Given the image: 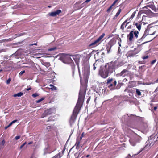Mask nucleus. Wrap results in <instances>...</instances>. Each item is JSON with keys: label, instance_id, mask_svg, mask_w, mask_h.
<instances>
[{"label": "nucleus", "instance_id": "nucleus-1", "mask_svg": "<svg viewBox=\"0 0 158 158\" xmlns=\"http://www.w3.org/2000/svg\"><path fill=\"white\" fill-rule=\"evenodd\" d=\"M79 72L80 77L81 79V86L79 93L77 102L74 108L70 119V123H71V124L75 122L77 116L82 106L86 94L87 87L85 85L84 86L82 85L81 77L80 76L79 70Z\"/></svg>", "mask_w": 158, "mask_h": 158}, {"label": "nucleus", "instance_id": "nucleus-2", "mask_svg": "<svg viewBox=\"0 0 158 158\" xmlns=\"http://www.w3.org/2000/svg\"><path fill=\"white\" fill-rule=\"evenodd\" d=\"M123 65L122 62L118 61H111L106 63L104 68L102 69L101 67L99 72V74L103 78H106L111 74L115 69Z\"/></svg>", "mask_w": 158, "mask_h": 158}, {"label": "nucleus", "instance_id": "nucleus-3", "mask_svg": "<svg viewBox=\"0 0 158 158\" xmlns=\"http://www.w3.org/2000/svg\"><path fill=\"white\" fill-rule=\"evenodd\" d=\"M135 117V116L132 114L129 115L127 114H125L122 117L121 119V123L127 124L129 122L133 120Z\"/></svg>", "mask_w": 158, "mask_h": 158}, {"label": "nucleus", "instance_id": "nucleus-4", "mask_svg": "<svg viewBox=\"0 0 158 158\" xmlns=\"http://www.w3.org/2000/svg\"><path fill=\"white\" fill-rule=\"evenodd\" d=\"M59 59L65 64H68L69 62V56L68 54H62Z\"/></svg>", "mask_w": 158, "mask_h": 158}, {"label": "nucleus", "instance_id": "nucleus-5", "mask_svg": "<svg viewBox=\"0 0 158 158\" xmlns=\"http://www.w3.org/2000/svg\"><path fill=\"white\" fill-rule=\"evenodd\" d=\"M141 139V138L140 137H134L131 138L129 140V142L131 145L134 146L136 145L137 143L139 142Z\"/></svg>", "mask_w": 158, "mask_h": 158}, {"label": "nucleus", "instance_id": "nucleus-6", "mask_svg": "<svg viewBox=\"0 0 158 158\" xmlns=\"http://www.w3.org/2000/svg\"><path fill=\"white\" fill-rule=\"evenodd\" d=\"M139 51L137 48H135L133 50H130L127 53V57L134 56L138 54Z\"/></svg>", "mask_w": 158, "mask_h": 158}, {"label": "nucleus", "instance_id": "nucleus-7", "mask_svg": "<svg viewBox=\"0 0 158 158\" xmlns=\"http://www.w3.org/2000/svg\"><path fill=\"white\" fill-rule=\"evenodd\" d=\"M80 57V56L79 54H76L75 55H72L70 54V63H71L72 61V59H73L76 63H77L79 62Z\"/></svg>", "mask_w": 158, "mask_h": 158}, {"label": "nucleus", "instance_id": "nucleus-8", "mask_svg": "<svg viewBox=\"0 0 158 158\" xmlns=\"http://www.w3.org/2000/svg\"><path fill=\"white\" fill-rule=\"evenodd\" d=\"M144 13L146 14L147 16L150 17L152 14V13L151 10L148 9H143L141 10L138 13V15H141V14Z\"/></svg>", "mask_w": 158, "mask_h": 158}, {"label": "nucleus", "instance_id": "nucleus-9", "mask_svg": "<svg viewBox=\"0 0 158 158\" xmlns=\"http://www.w3.org/2000/svg\"><path fill=\"white\" fill-rule=\"evenodd\" d=\"M55 111V110L52 109H49L45 111L42 114L41 118H43L46 117L47 115H49Z\"/></svg>", "mask_w": 158, "mask_h": 158}, {"label": "nucleus", "instance_id": "nucleus-10", "mask_svg": "<svg viewBox=\"0 0 158 158\" xmlns=\"http://www.w3.org/2000/svg\"><path fill=\"white\" fill-rule=\"evenodd\" d=\"M69 138L67 141L66 142V143L62 151V152H60L55 156L54 157H52V158H60L63 155L64 152L65 150V147L67 143H68L69 140Z\"/></svg>", "mask_w": 158, "mask_h": 158}, {"label": "nucleus", "instance_id": "nucleus-11", "mask_svg": "<svg viewBox=\"0 0 158 158\" xmlns=\"http://www.w3.org/2000/svg\"><path fill=\"white\" fill-rule=\"evenodd\" d=\"M113 41L111 40L108 43V44L106 45L107 53H109L110 52L111 48L113 45Z\"/></svg>", "mask_w": 158, "mask_h": 158}, {"label": "nucleus", "instance_id": "nucleus-12", "mask_svg": "<svg viewBox=\"0 0 158 158\" xmlns=\"http://www.w3.org/2000/svg\"><path fill=\"white\" fill-rule=\"evenodd\" d=\"M83 134L84 133H83L80 137L79 140L77 139V142L75 144V146H76V149H79L80 147V141L82 140V137H83Z\"/></svg>", "mask_w": 158, "mask_h": 158}, {"label": "nucleus", "instance_id": "nucleus-13", "mask_svg": "<svg viewBox=\"0 0 158 158\" xmlns=\"http://www.w3.org/2000/svg\"><path fill=\"white\" fill-rule=\"evenodd\" d=\"M134 31H131L130 32L129 34L127 35V38L128 40L130 42H131L132 40L133 39L134 37V34H133Z\"/></svg>", "mask_w": 158, "mask_h": 158}, {"label": "nucleus", "instance_id": "nucleus-14", "mask_svg": "<svg viewBox=\"0 0 158 158\" xmlns=\"http://www.w3.org/2000/svg\"><path fill=\"white\" fill-rule=\"evenodd\" d=\"M116 81L115 80H114V81L109 84L108 85V87L110 90H113L114 89V87L116 84Z\"/></svg>", "mask_w": 158, "mask_h": 158}, {"label": "nucleus", "instance_id": "nucleus-15", "mask_svg": "<svg viewBox=\"0 0 158 158\" xmlns=\"http://www.w3.org/2000/svg\"><path fill=\"white\" fill-rule=\"evenodd\" d=\"M128 72V70L127 69H124L120 73L118 74L116 76H122L124 77L126 75V73Z\"/></svg>", "mask_w": 158, "mask_h": 158}, {"label": "nucleus", "instance_id": "nucleus-16", "mask_svg": "<svg viewBox=\"0 0 158 158\" xmlns=\"http://www.w3.org/2000/svg\"><path fill=\"white\" fill-rule=\"evenodd\" d=\"M148 8H151L152 10H153L155 12H156V10L155 6L152 4L147 5L146 6L144 7L143 8L148 9Z\"/></svg>", "mask_w": 158, "mask_h": 158}, {"label": "nucleus", "instance_id": "nucleus-17", "mask_svg": "<svg viewBox=\"0 0 158 158\" xmlns=\"http://www.w3.org/2000/svg\"><path fill=\"white\" fill-rule=\"evenodd\" d=\"M100 42H99L96 40L94 42L91 43L89 45V47H95L100 44Z\"/></svg>", "mask_w": 158, "mask_h": 158}, {"label": "nucleus", "instance_id": "nucleus-18", "mask_svg": "<svg viewBox=\"0 0 158 158\" xmlns=\"http://www.w3.org/2000/svg\"><path fill=\"white\" fill-rule=\"evenodd\" d=\"M128 21V19H127L121 25L120 28L122 30H123L124 28L130 22H127L126 24L125 25V24Z\"/></svg>", "mask_w": 158, "mask_h": 158}, {"label": "nucleus", "instance_id": "nucleus-19", "mask_svg": "<svg viewBox=\"0 0 158 158\" xmlns=\"http://www.w3.org/2000/svg\"><path fill=\"white\" fill-rule=\"evenodd\" d=\"M49 147L48 146L47 147H45L44 149L43 152V155H45L47 154L48 153H50V152H48V151L49 150Z\"/></svg>", "mask_w": 158, "mask_h": 158}, {"label": "nucleus", "instance_id": "nucleus-20", "mask_svg": "<svg viewBox=\"0 0 158 158\" xmlns=\"http://www.w3.org/2000/svg\"><path fill=\"white\" fill-rule=\"evenodd\" d=\"M148 31L147 30L145 31L142 37L139 40V41H142L145 38V37L148 34Z\"/></svg>", "mask_w": 158, "mask_h": 158}, {"label": "nucleus", "instance_id": "nucleus-21", "mask_svg": "<svg viewBox=\"0 0 158 158\" xmlns=\"http://www.w3.org/2000/svg\"><path fill=\"white\" fill-rule=\"evenodd\" d=\"M124 92H127L128 94L131 93V94H132V89H130V88L128 87H127L124 90Z\"/></svg>", "mask_w": 158, "mask_h": 158}, {"label": "nucleus", "instance_id": "nucleus-22", "mask_svg": "<svg viewBox=\"0 0 158 158\" xmlns=\"http://www.w3.org/2000/svg\"><path fill=\"white\" fill-rule=\"evenodd\" d=\"M121 9H119L118 10V12L116 13V14L114 16V17L113 19H115L120 14L121 12Z\"/></svg>", "mask_w": 158, "mask_h": 158}, {"label": "nucleus", "instance_id": "nucleus-23", "mask_svg": "<svg viewBox=\"0 0 158 158\" xmlns=\"http://www.w3.org/2000/svg\"><path fill=\"white\" fill-rule=\"evenodd\" d=\"M135 11L134 12H133L131 15L130 17L129 18H127V19H128V21H131L133 18L135 16Z\"/></svg>", "mask_w": 158, "mask_h": 158}, {"label": "nucleus", "instance_id": "nucleus-24", "mask_svg": "<svg viewBox=\"0 0 158 158\" xmlns=\"http://www.w3.org/2000/svg\"><path fill=\"white\" fill-rule=\"evenodd\" d=\"M105 35V34L103 33L100 36H99L98 39L97 40V41H98L99 42H100V41L103 38V37Z\"/></svg>", "mask_w": 158, "mask_h": 158}, {"label": "nucleus", "instance_id": "nucleus-25", "mask_svg": "<svg viewBox=\"0 0 158 158\" xmlns=\"http://www.w3.org/2000/svg\"><path fill=\"white\" fill-rule=\"evenodd\" d=\"M135 26H136V28L138 29L139 31L140 30L141 27V25L140 24H139L138 23H136L135 24Z\"/></svg>", "mask_w": 158, "mask_h": 158}, {"label": "nucleus", "instance_id": "nucleus-26", "mask_svg": "<svg viewBox=\"0 0 158 158\" xmlns=\"http://www.w3.org/2000/svg\"><path fill=\"white\" fill-rule=\"evenodd\" d=\"M23 94V93H22L21 92H20L19 93H18L17 94H15L14 95V97H21L22 96Z\"/></svg>", "mask_w": 158, "mask_h": 158}, {"label": "nucleus", "instance_id": "nucleus-27", "mask_svg": "<svg viewBox=\"0 0 158 158\" xmlns=\"http://www.w3.org/2000/svg\"><path fill=\"white\" fill-rule=\"evenodd\" d=\"M114 80H115L114 79H113L112 78L110 79L108 78L107 80V83L108 84H109L110 83L113 82L114 81Z\"/></svg>", "mask_w": 158, "mask_h": 158}, {"label": "nucleus", "instance_id": "nucleus-28", "mask_svg": "<svg viewBox=\"0 0 158 158\" xmlns=\"http://www.w3.org/2000/svg\"><path fill=\"white\" fill-rule=\"evenodd\" d=\"M139 34V32L138 31H134L133 34L134 35L136 39L138 38Z\"/></svg>", "mask_w": 158, "mask_h": 158}, {"label": "nucleus", "instance_id": "nucleus-29", "mask_svg": "<svg viewBox=\"0 0 158 158\" xmlns=\"http://www.w3.org/2000/svg\"><path fill=\"white\" fill-rule=\"evenodd\" d=\"M50 89L52 90H56V87L52 84H50Z\"/></svg>", "mask_w": 158, "mask_h": 158}, {"label": "nucleus", "instance_id": "nucleus-30", "mask_svg": "<svg viewBox=\"0 0 158 158\" xmlns=\"http://www.w3.org/2000/svg\"><path fill=\"white\" fill-rule=\"evenodd\" d=\"M136 94L139 96H141V92L140 90L139 89H136Z\"/></svg>", "mask_w": 158, "mask_h": 158}, {"label": "nucleus", "instance_id": "nucleus-31", "mask_svg": "<svg viewBox=\"0 0 158 158\" xmlns=\"http://www.w3.org/2000/svg\"><path fill=\"white\" fill-rule=\"evenodd\" d=\"M56 15H58L61 12V11L60 10H57L56 11H54Z\"/></svg>", "mask_w": 158, "mask_h": 158}, {"label": "nucleus", "instance_id": "nucleus-32", "mask_svg": "<svg viewBox=\"0 0 158 158\" xmlns=\"http://www.w3.org/2000/svg\"><path fill=\"white\" fill-rule=\"evenodd\" d=\"M2 145L0 144V150L3 148L2 146L5 143V141L4 140H3L2 142Z\"/></svg>", "mask_w": 158, "mask_h": 158}, {"label": "nucleus", "instance_id": "nucleus-33", "mask_svg": "<svg viewBox=\"0 0 158 158\" xmlns=\"http://www.w3.org/2000/svg\"><path fill=\"white\" fill-rule=\"evenodd\" d=\"M56 48H57L56 47H53L52 48H51L48 49V51H52L55 50L56 49Z\"/></svg>", "mask_w": 158, "mask_h": 158}, {"label": "nucleus", "instance_id": "nucleus-34", "mask_svg": "<svg viewBox=\"0 0 158 158\" xmlns=\"http://www.w3.org/2000/svg\"><path fill=\"white\" fill-rule=\"evenodd\" d=\"M49 14V15L51 16H56L54 11L50 13Z\"/></svg>", "mask_w": 158, "mask_h": 158}, {"label": "nucleus", "instance_id": "nucleus-35", "mask_svg": "<svg viewBox=\"0 0 158 158\" xmlns=\"http://www.w3.org/2000/svg\"><path fill=\"white\" fill-rule=\"evenodd\" d=\"M44 97L42 98L41 99L37 100L36 101V103H39L40 102L42 101L43 100H44Z\"/></svg>", "mask_w": 158, "mask_h": 158}, {"label": "nucleus", "instance_id": "nucleus-36", "mask_svg": "<svg viewBox=\"0 0 158 158\" xmlns=\"http://www.w3.org/2000/svg\"><path fill=\"white\" fill-rule=\"evenodd\" d=\"M32 96L33 97H36L39 96V94L36 93H34L32 95Z\"/></svg>", "mask_w": 158, "mask_h": 158}, {"label": "nucleus", "instance_id": "nucleus-37", "mask_svg": "<svg viewBox=\"0 0 158 158\" xmlns=\"http://www.w3.org/2000/svg\"><path fill=\"white\" fill-rule=\"evenodd\" d=\"M144 148H141L139 151V152L136 154L135 155H137L139 154L141 152H142L144 150Z\"/></svg>", "mask_w": 158, "mask_h": 158}, {"label": "nucleus", "instance_id": "nucleus-38", "mask_svg": "<svg viewBox=\"0 0 158 158\" xmlns=\"http://www.w3.org/2000/svg\"><path fill=\"white\" fill-rule=\"evenodd\" d=\"M97 64H96V63H95L93 64V69L94 70H95L96 69V68L97 67Z\"/></svg>", "mask_w": 158, "mask_h": 158}, {"label": "nucleus", "instance_id": "nucleus-39", "mask_svg": "<svg viewBox=\"0 0 158 158\" xmlns=\"http://www.w3.org/2000/svg\"><path fill=\"white\" fill-rule=\"evenodd\" d=\"M155 83V82H151L150 83H146L144 84V85H150L151 84H153Z\"/></svg>", "mask_w": 158, "mask_h": 158}, {"label": "nucleus", "instance_id": "nucleus-40", "mask_svg": "<svg viewBox=\"0 0 158 158\" xmlns=\"http://www.w3.org/2000/svg\"><path fill=\"white\" fill-rule=\"evenodd\" d=\"M27 144L26 142H25L23 144H22L20 147V149H21L24 146L25 144Z\"/></svg>", "mask_w": 158, "mask_h": 158}, {"label": "nucleus", "instance_id": "nucleus-41", "mask_svg": "<svg viewBox=\"0 0 158 158\" xmlns=\"http://www.w3.org/2000/svg\"><path fill=\"white\" fill-rule=\"evenodd\" d=\"M11 81V79H10V78H9V79H8L7 80V81H6V84H9L10 83V82Z\"/></svg>", "mask_w": 158, "mask_h": 158}, {"label": "nucleus", "instance_id": "nucleus-42", "mask_svg": "<svg viewBox=\"0 0 158 158\" xmlns=\"http://www.w3.org/2000/svg\"><path fill=\"white\" fill-rule=\"evenodd\" d=\"M112 7L111 6H110L108 9L107 10V13H109L110 12V10H111V9H112Z\"/></svg>", "mask_w": 158, "mask_h": 158}, {"label": "nucleus", "instance_id": "nucleus-43", "mask_svg": "<svg viewBox=\"0 0 158 158\" xmlns=\"http://www.w3.org/2000/svg\"><path fill=\"white\" fill-rule=\"evenodd\" d=\"M25 72V71L23 70L22 71L20 72L19 73V75L21 76L22 74H23Z\"/></svg>", "mask_w": 158, "mask_h": 158}, {"label": "nucleus", "instance_id": "nucleus-44", "mask_svg": "<svg viewBox=\"0 0 158 158\" xmlns=\"http://www.w3.org/2000/svg\"><path fill=\"white\" fill-rule=\"evenodd\" d=\"M156 61V60L155 59L152 61L151 62V64L152 65Z\"/></svg>", "mask_w": 158, "mask_h": 158}, {"label": "nucleus", "instance_id": "nucleus-45", "mask_svg": "<svg viewBox=\"0 0 158 158\" xmlns=\"http://www.w3.org/2000/svg\"><path fill=\"white\" fill-rule=\"evenodd\" d=\"M149 57V56L148 55H147L146 56H143L142 57V59H143V60H145L146 59H147Z\"/></svg>", "mask_w": 158, "mask_h": 158}, {"label": "nucleus", "instance_id": "nucleus-46", "mask_svg": "<svg viewBox=\"0 0 158 158\" xmlns=\"http://www.w3.org/2000/svg\"><path fill=\"white\" fill-rule=\"evenodd\" d=\"M91 0H86V1H85L83 3V4H85L86 3H88L90 1H91Z\"/></svg>", "mask_w": 158, "mask_h": 158}, {"label": "nucleus", "instance_id": "nucleus-47", "mask_svg": "<svg viewBox=\"0 0 158 158\" xmlns=\"http://www.w3.org/2000/svg\"><path fill=\"white\" fill-rule=\"evenodd\" d=\"M6 51V49H1V50H0V53L2 52H5Z\"/></svg>", "mask_w": 158, "mask_h": 158}, {"label": "nucleus", "instance_id": "nucleus-48", "mask_svg": "<svg viewBox=\"0 0 158 158\" xmlns=\"http://www.w3.org/2000/svg\"><path fill=\"white\" fill-rule=\"evenodd\" d=\"M154 38H154L153 39H152L151 40H150V41H147V42H144V43H142V44H141V45H143V44H145V43H148V42H150L152 40L154 39Z\"/></svg>", "mask_w": 158, "mask_h": 158}, {"label": "nucleus", "instance_id": "nucleus-49", "mask_svg": "<svg viewBox=\"0 0 158 158\" xmlns=\"http://www.w3.org/2000/svg\"><path fill=\"white\" fill-rule=\"evenodd\" d=\"M145 127H142V128L143 129L145 130L146 129V128L147 127V125L146 124H145Z\"/></svg>", "mask_w": 158, "mask_h": 158}, {"label": "nucleus", "instance_id": "nucleus-50", "mask_svg": "<svg viewBox=\"0 0 158 158\" xmlns=\"http://www.w3.org/2000/svg\"><path fill=\"white\" fill-rule=\"evenodd\" d=\"M20 138V136H17L15 137V139L16 140H18Z\"/></svg>", "mask_w": 158, "mask_h": 158}, {"label": "nucleus", "instance_id": "nucleus-51", "mask_svg": "<svg viewBox=\"0 0 158 158\" xmlns=\"http://www.w3.org/2000/svg\"><path fill=\"white\" fill-rule=\"evenodd\" d=\"M17 121V120L15 119V120L13 121H12L11 122V123H12L13 124V123L16 122Z\"/></svg>", "mask_w": 158, "mask_h": 158}, {"label": "nucleus", "instance_id": "nucleus-52", "mask_svg": "<svg viewBox=\"0 0 158 158\" xmlns=\"http://www.w3.org/2000/svg\"><path fill=\"white\" fill-rule=\"evenodd\" d=\"M147 16V15H143V17H142V20H143L144 19H145V18Z\"/></svg>", "mask_w": 158, "mask_h": 158}, {"label": "nucleus", "instance_id": "nucleus-53", "mask_svg": "<svg viewBox=\"0 0 158 158\" xmlns=\"http://www.w3.org/2000/svg\"><path fill=\"white\" fill-rule=\"evenodd\" d=\"M126 158H131V156L129 154Z\"/></svg>", "mask_w": 158, "mask_h": 158}, {"label": "nucleus", "instance_id": "nucleus-54", "mask_svg": "<svg viewBox=\"0 0 158 158\" xmlns=\"http://www.w3.org/2000/svg\"><path fill=\"white\" fill-rule=\"evenodd\" d=\"M121 52V49L120 47H119L118 49V53H120Z\"/></svg>", "mask_w": 158, "mask_h": 158}, {"label": "nucleus", "instance_id": "nucleus-55", "mask_svg": "<svg viewBox=\"0 0 158 158\" xmlns=\"http://www.w3.org/2000/svg\"><path fill=\"white\" fill-rule=\"evenodd\" d=\"M90 100V98L89 97L87 100V101L86 102L87 103H88L89 102Z\"/></svg>", "mask_w": 158, "mask_h": 158}, {"label": "nucleus", "instance_id": "nucleus-56", "mask_svg": "<svg viewBox=\"0 0 158 158\" xmlns=\"http://www.w3.org/2000/svg\"><path fill=\"white\" fill-rule=\"evenodd\" d=\"M127 81V79L126 78H124V80L123 81V82H126Z\"/></svg>", "mask_w": 158, "mask_h": 158}, {"label": "nucleus", "instance_id": "nucleus-57", "mask_svg": "<svg viewBox=\"0 0 158 158\" xmlns=\"http://www.w3.org/2000/svg\"><path fill=\"white\" fill-rule=\"evenodd\" d=\"M32 143H33V142L32 141H31V142H30L29 143H28V144L30 145V144H32Z\"/></svg>", "mask_w": 158, "mask_h": 158}, {"label": "nucleus", "instance_id": "nucleus-58", "mask_svg": "<svg viewBox=\"0 0 158 158\" xmlns=\"http://www.w3.org/2000/svg\"><path fill=\"white\" fill-rule=\"evenodd\" d=\"M157 108V107H156V106L154 107V110H156Z\"/></svg>", "mask_w": 158, "mask_h": 158}, {"label": "nucleus", "instance_id": "nucleus-59", "mask_svg": "<svg viewBox=\"0 0 158 158\" xmlns=\"http://www.w3.org/2000/svg\"><path fill=\"white\" fill-rule=\"evenodd\" d=\"M118 0H115L114 1V3H115V4H116L117 2V1H118Z\"/></svg>", "mask_w": 158, "mask_h": 158}, {"label": "nucleus", "instance_id": "nucleus-60", "mask_svg": "<svg viewBox=\"0 0 158 158\" xmlns=\"http://www.w3.org/2000/svg\"><path fill=\"white\" fill-rule=\"evenodd\" d=\"M155 33V31H154L152 34H150V35H154Z\"/></svg>", "mask_w": 158, "mask_h": 158}, {"label": "nucleus", "instance_id": "nucleus-61", "mask_svg": "<svg viewBox=\"0 0 158 158\" xmlns=\"http://www.w3.org/2000/svg\"><path fill=\"white\" fill-rule=\"evenodd\" d=\"M31 88H28L27 89V91H29V90H31Z\"/></svg>", "mask_w": 158, "mask_h": 158}, {"label": "nucleus", "instance_id": "nucleus-62", "mask_svg": "<svg viewBox=\"0 0 158 158\" xmlns=\"http://www.w3.org/2000/svg\"><path fill=\"white\" fill-rule=\"evenodd\" d=\"M12 123H11V122L9 124V125H8V126L9 127H10V126H11L12 125Z\"/></svg>", "mask_w": 158, "mask_h": 158}, {"label": "nucleus", "instance_id": "nucleus-63", "mask_svg": "<svg viewBox=\"0 0 158 158\" xmlns=\"http://www.w3.org/2000/svg\"><path fill=\"white\" fill-rule=\"evenodd\" d=\"M8 127H9L8 126H6V127H5V129H7Z\"/></svg>", "mask_w": 158, "mask_h": 158}, {"label": "nucleus", "instance_id": "nucleus-64", "mask_svg": "<svg viewBox=\"0 0 158 158\" xmlns=\"http://www.w3.org/2000/svg\"><path fill=\"white\" fill-rule=\"evenodd\" d=\"M115 4L114 3V2L112 4V5L111 6L112 7L113 6H114Z\"/></svg>", "mask_w": 158, "mask_h": 158}]
</instances>
